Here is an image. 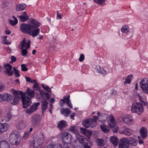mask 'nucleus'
<instances>
[{
  "label": "nucleus",
  "instance_id": "obj_1",
  "mask_svg": "<svg viewBox=\"0 0 148 148\" xmlns=\"http://www.w3.org/2000/svg\"><path fill=\"white\" fill-rule=\"evenodd\" d=\"M40 25V23L36 20L32 18L28 23H23L20 27L21 31L24 33L29 34L34 38L39 34L40 29L38 27Z\"/></svg>",
  "mask_w": 148,
  "mask_h": 148
},
{
  "label": "nucleus",
  "instance_id": "obj_2",
  "mask_svg": "<svg viewBox=\"0 0 148 148\" xmlns=\"http://www.w3.org/2000/svg\"><path fill=\"white\" fill-rule=\"evenodd\" d=\"M34 91L28 88L27 89L26 96L22 98L23 108H26L31 104V99L34 97Z\"/></svg>",
  "mask_w": 148,
  "mask_h": 148
},
{
  "label": "nucleus",
  "instance_id": "obj_3",
  "mask_svg": "<svg viewBox=\"0 0 148 148\" xmlns=\"http://www.w3.org/2000/svg\"><path fill=\"white\" fill-rule=\"evenodd\" d=\"M131 111L133 113L140 115L144 111L143 106L140 102H134L131 107Z\"/></svg>",
  "mask_w": 148,
  "mask_h": 148
},
{
  "label": "nucleus",
  "instance_id": "obj_4",
  "mask_svg": "<svg viewBox=\"0 0 148 148\" xmlns=\"http://www.w3.org/2000/svg\"><path fill=\"white\" fill-rule=\"evenodd\" d=\"M40 138L34 140L30 143V148H40L42 145L43 140H44L45 136L44 134L41 132Z\"/></svg>",
  "mask_w": 148,
  "mask_h": 148
},
{
  "label": "nucleus",
  "instance_id": "obj_5",
  "mask_svg": "<svg viewBox=\"0 0 148 148\" xmlns=\"http://www.w3.org/2000/svg\"><path fill=\"white\" fill-rule=\"evenodd\" d=\"M9 141L12 144L17 145L20 142L19 134L16 131L12 132L10 136Z\"/></svg>",
  "mask_w": 148,
  "mask_h": 148
},
{
  "label": "nucleus",
  "instance_id": "obj_6",
  "mask_svg": "<svg viewBox=\"0 0 148 148\" xmlns=\"http://www.w3.org/2000/svg\"><path fill=\"white\" fill-rule=\"evenodd\" d=\"M97 116H94L93 119L88 118L82 122V124L86 128H92L95 127L97 125L96 121Z\"/></svg>",
  "mask_w": 148,
  "mask_h": 148
},
{
  "label": "nucleus",
  "instance_id": "obj_7",
  "mask_svg": "<svg viewBox=\"0 0 148 148\" xmlns=\"http://www.w3.org/2000/svg\"><path fill=\"white\" fill-rule=\"evenodd\" d=\"M75 137L76 139L79 141L82 145L84 146V148H90L88 145L89 140L88 139L78 134H75Z\"/></svg>",
  "mask_w": 148,
  "mask_h": 148
},
{
  "label": "nucleus",
  "instance_id": "obj_8",
  "mask_svg": "<svg viewBox=\"0 0 148 148\" xmlns=\"http://www.w3.org/2000/svg\"><path fill=\"white\" fill-rule=\"evenodd\" d=\"M61 138L63 143L67 144H71L72 136L68 132H65L61 133Z\"/></svg>",
  "mask_w": 148,
  "mask_h": 148
},
{
  "label": "nucleus",
  "instance_id": "obj_9",
  "mask_svg": "<svg viewBox=\"0 0 148 148\" xmlns=\"http://www.w3.org/2000/svg\"><path fill=\"white\" fill-rule=\"evenodd\" d=\"M119 133L125 136H130L133 133L132 131L125 126H123L119 129Z\"/></svg>",
  "mask_w": 148,
  "mask_h": 148
},
{
  "label": "nucleus",
  "instance_id": "obj_10",
  "mask_svg": "<svg viewBox=\"0 0 148 148\" xmlns=\"http://www.w3.org/2000/svg\"><path fill=\"white\" fill-rule=\"evenodd\" d=\"M140 85L142 90L148 94V78H145L140 82Z\"/></svg>",
  "mask_w": 148,
  "mask_h": 148
},
{
  "label": "nucleus",
  "instance_id": "obj_11",
  "mask_svg": "<svg viewBox=\"0 0 148 148\" xmlns=\"http://www.w3.org/2000/svg\"><path fill=\"white\" fill-rule=\"evenodd\" d=\"M11 91L14 97L20 99L21 98L22 100V98L26 96V93H24L21 91L15 90L12 89Z\"/></svg>",
  "mask_w": 148,
  "mask_h": 148
},
{
  "label": "nucleus",
  "instance_id": "obj_12",
  "mask_svg": "<svg viewBox=\"0 0 148 148\" xmlns=\"http://www.w3.org/2000/svg\"><path fill=\"white\" fill-rule=\"evenodd\" d=\"M12 99V95L8 93H4L3 95L0 94V102L4 101H10Z\"/></svg>",
  "mask_w": 148,
  "mask_h": 148
},
{
  "label": "nucleus",
  "instance_id": "obj_13",
  "mask_svg": "<svg viewBox=\"0 0 148 148\" xmlns=\"http://www.w3.org/2000/svg\"><path fill=\"white\" fill-rule=\"evenodd\" d=\"M123 120L127 125H131L133 123L134 120L130 115L128 114L125 116L123 118Z\"/></svg>",
  "mask_w": 148,
  "mask_h": 148
},
{
  "label": "nucleus",
  "instance_id": "obj_14",
  "mask_svg": "<svg viewBox=\"0 0 148 148\" xmlns=\"http://www.w3.org/2000/svg\"><path fill=\"white\" fill-rule=\"evenodd\" d=\"M127 141V138L121 139L119 141V148H128L129 145Z\"/></svg>",
  "mask_w": 148,
  "mask_h": 148
},
{
  "label": "nucleus",
  "instance_id": "obj_15",
  "mask_svg": "<svg viewBox=\"0 0 148 148\" xmlns=\"http://www.w3.org/2000/svg\"><path fill=\"white\" fill-rule=\"evenodd\" d=\"M40 104L39 102L33 103L29 109L26 110V113L29 114L32 113L38 109V107Z\"/></svg>",
  "mask_w": 148,
  "mask_h": 148
},
{
  "label": "nucleus",
  "instance_id": "obj_16",
  "mask_svg": "<svg viewBox=\"0 0 148 148\" xmlns=\"http://www.w3.org/2000/svg\"><path fill=\"white\" fill-rule=\"evenodd\" d=\"M32 123L35 125H38L40 120V117L39 115H34L31 118Z\"/></svg>",
  "mask_w": 148,
  "mask_h": 148
},
{
  "label": "nucleus",
  "instance_id": "obj_17",
  "mask_svg": "<svg viewBox=\"0 0 148 148\" xmlns=\"http://www.w3.org/2000/svg\"><path fill=\"white\" fill-rule=\"evenodd\" d=\"M9 127L8 124L6 123H0V133H2L8 130Z\"/></svg>",
  "mask_w": 148,
  "mask_h": 148
},
{
  "label": "nucleus",
  "instance_id": "obj_18",
  "mask_svg": "<svg viewBox=\"0 0 148 148\" xmlns=\"http://www.w3.org/2000/svg\"><path fill=\"white\" fill-rule=\"evenodd\" d=\"M17 17L23 22L27 21L29 19V16L27 15L25 12H23L21 16H18Z\"/></svg>",
  "mask_w": 148,
  "mask_h": 148
},
{
  "label": "nucleus",
  "instance_id": "obj_19",
  "mask_svg": "<svg viewBox=\"0 0 148 148\" xmlns=\"http://www.w3.org/2000/svg\"><path fill=\"white\" fill-rule=\"evenodd\" d=\"M127 143L132 146H135L137 144V140L132 137L127 138Z\"/></svg>",
  "mask_w": 148,
  "mask_h": 148
},
{
  "label": "nucleus",
  "instance_id": "obj_20",
  "mask_svg": "<svg viewBox=\"0 0 148 148\" xmlns=\"http://www.w3.org/2000/svg\"><path fill=\"white\" fill-rule=\"evenodd\" d=\"M48 102L46 100H44L41 102V108L42 109V116L44 115V111L47 110L48 108Z\"/></svg>",
  "mask_w": 148,
  "mask_h": 148
},
{
  "label": "nucleus",
  "instance_id": "obj_21",
  "mask_svg": "<svg viewBox=\"0 0 148 148\" xmlns=\"http://www.w3.org/2000/svg\"><path fill=\"white\" fill-rule=\"evenodd\" d=\"M71 110L68 108H62L60 109L61 113L65 116H68L71 113Z\"/></svg>",
  "mask_w": 148,
  "mask_h": 148
},
{
  "label": "nucleus",
  "instance_id": "obj_22",
  "mask_svg": "<svg viewBox=\"0 0 148 148\" xmlns=\"http://www.w3.org/2000/svg\"><path fill=\"white\" fill-rule=\"evenodd\" d=\"M108 118L110 119V121L108 123V124L111 127H113L115 126L116 123L114 118L113 115H111L109 116Z\"/></svg>",
  "mask_w": 148,
  "mask_h": 148
},
{
  "label": "nucleus",
  "instance_id": "obj_23",
  "mask_svg": "<svg viewBox=\"0 0 148 148\" xmlns=\"http://www.w3.org/2000/svg\"><path fill=\"white\" fill-rule=\"evenodd\" d=\"M0 148H10V144L6 141H1L0 142Z\"/></svg>",
  "mask_w": 148,
  "mask_h": 148
},
{
  "label": "nucleus",
  "instance_id": "obj_24",
  "mask_svg": "<svg viewBox=\"0 0 148 148\" xmlns=\"http://www.w3.org/2000/svg\"><path fill=\"white\" fill-rule=\"evenodd\" d=\"M140 133L141 136L142 138H145L147 137V129L145 127H142L140 130Z\"/></svg>",
  "mask_w": 148,
  "mask_h": 148
},
{
  "label": "nucleus",
  "instance_id": "obj_25",
  "mask_svg": "<svg viewBox=\"0 0 148 148\" xmlns=\"http://www.w3.org/2000/svg\"><path fill=\"white\" fill-rule=\"evenodd\" d=\"M41 97L44 99V100H48L50 97V95L48 92L44 91H41L40 92Z\"/></svg>",
  "mask_w": 148,
  "mask_h": 148
},
{
  "label": "nucleus",
  "instance_id": "obj_26",
  "mask_svg": "<svg viewBox=\"0 0 148 148\" xmlns=\"http://www.w3.org/2000/svg\"><path fill=\"white\" fill-rule=\"evenodd\" d=\"M67 126L66 122L64 121H61L58 125V127L60 129H61L64 127H66Z\"/></svg>",
  "mask_w": 148,
  "mask_h": 148
},
{
  "label": "nucleus",
  "instance_id": "obj_27",
  "mask_svg": "<svg viewBox=\"0 0 148 148\" xmlns=\"http://www.w3.org/2000/svg\"><path fill=\"white\" fill-rule=\"evenodd\" d=\"M111 142L115 145H117L118 143L119 140L116 136H112L110 138Z\"/></svg>",
  "mask_w": 148,
  "mask_h": 148
},
{
  "label": "nucleus",
  "instance_id": "obj_28",
  "mask_svg": "<svg viewBox=\"0 0 148 148\" xmlns=\"http://www.w3.org/2000/svg\"><path fill=\"white\" fill-rule=\"evenodd\" d=\"M100 128L101 130L105 133H107L109 131L108 126L103 124H101Z\"/></svg>",
  "mask_w": 148,
  "mask_h": 148
},
{
  "label": "nucleus",
  "instance_id": "obj_29",
  "mask_svg": "<svg viewBox=\"0 0 148 148\" xmlns=\"http://www.w3.org/2000/svg\"><path fill=\"white\" fill-rule=\"evenodd\" d=\"M26 5L25 4H21L16 6V10L17 11H22L26 8Z\"/></svg>",
  "mask_w": 148,
  "mask_h": 148
},
{
  "label": "nucleus",
  "instance_id": "obj_30",
  "mask_svg": "<svg viewBox=\"0 0 148 148\" xmlns=\"http://www.w3.org/2000/svg\"><path fill=\"white\" fill-rule=\"evenodd\" d=\"M12 18L14 20L11 19L9 20V22L11 25L14 26L17 23L18 21L17 19L14 16H12Z\"/></svg>",
  "mask_w": 148,
  "mask_h": 148
},
{
  "label": "nucleus",
  "instance_id": "obj_31",
  "mask_svg": "<svg viewBox=\"0 0 148 148\" xmlns=\"http://www.w3.org/2000/svg\"><path fill=\"white\" fill-rule=\"evenodd\" d=\"M108 116L107 115L102 114V115H99V116L98 119H101V121H108Z\"/></svg>",
  "mask_w": 148,
  "mask_h": 148
},
{
  "label": "nucleus",
  "instance_id": "obj_32",
  "mask_svg": "<svg viewBox=\"0 0 148 148\" xmlns=\"http://www.w3.org/2000/svg\"><path fill=\"white\" fill-rule=\"evenodd\" d=\"M97 70L98 73L104 75L106 74L107 72L104 70V69L102 67H101L100 66H97Z\"/></svg>",
  "mask_w": 148,
  "mask_h": 148
},
{
  "label": "nucleus",
  "instance_id": "obj_33",
  "mask_svg": "<svg viewBox=\"0 0 148 148\" xmlns=\"http://www.w3.org/2000/svg\"><path fill=\"white\" fill-rule=\"evenodd\" d=\"M96 142L99 146H103L105 144L104 140L103 139L97 138L96 140Z\"/></svg>",
  "mask_w": 148,
  "mask_h": 148
},
{
  "label": "nucleus",
  "instance_id": "obj_34",
  "mask_svg": "<svg viewBox=\"0 0 148 148\" xmlns=\"http://www.w3.org/2000/svg\"><path fill=\"white\" fill-rule=\"evenodd\" d=\"M25 126L26 125L23 122V121L19 122L17 125V127L20 130H22L24 129Z\"/></svg>",
  "mask_w": 148,
  "mask_h": 148
},
{
  "label": "nucleus",
  "instance_id": "obj_35",
  "mask_svg": "<svg viewBox=\"0 0 148 148\" xmlns=\"http://www.w3.org/2000/svg\"><path fill=\"white\" fill-rule=\"evenodd\" d=\"M69 97L70 96H69L67 97H64V98L65 99L66 101V103L67 104L69 107L71 108H72V105L71 102L70 101Z\"/></svg>",
  "mask_w": 148,
  "mask_h": 148
},
{
  "label": "nucleus",
  "instance_id": "obj_36",
  "mask_svg": "<svg viewBox=\"0 0 148 148\" xmlns=\"http://www.w3.org/2000/svg\"><path fill=\"white\" fill-rule=\"evenodd\" d=\"M93 1L99 5H105V0H93Z\"/></svg>",
  "mask_w": 148,
  "mask_h": 148
},
{
  "label": "nucleus",
  "instance_id": "obj_37",
  "mask_svg": "<svg viewBox=\"0 0 148 148\" xmlns=\"http://www.w3.org/2000/svg\"><path fill=\"white\" fill-rule=\"evenodd\" d=\"M133 75H128L126 78L125 81L124 82L125 84H129L130 83L131 79Z\"/></svg>",
  "mask_w": 148,
  "mask_h": 148
},
{
  "label": "nucleus",
  "instance_id": "obj_38",
  "mask_svg": "<svg viewBox=\"0 0 148 148\" xmlns=\"http://www.w3.org/2000/svg\"><path fill=\"white\" fill-rule=\"evenodd\" d=\"M47 148H62L61 146L59 144L57 145L53 144L49 145L47 147Z\"/></svg>",
  "mask_w": 148,
  "mask_h": 148
},
{
  "label": "nucleus",
  "instance_id": "obj_39",
  "mask_svg": "<svg viewBox=\"0 0 148 148\" xmlns=\"http://www.w3.org/2000/svg\"><path fill=\"white\" fill-rule=\"evenodd\" d=\"M12 118V115L10 112H9L7 114L6 116L4 118V120L5 121L7 122L9 121Z\"/></svg>",
  "mask_w": 148,
  "mask_h": 148
},
{
  "label": "nucleus",
  "instance_id": "obj_40",
  "mask_svg": "<svg viewBox=\"0 0 148 148\" xmlns=\"http://www.w3.org/2000/svg\"><path fill=\"white\" fill-rule=\"evenodd\" d=\"M4 66L5 69V71H7V70H12V66L10 64H9L7 63L4 64Z\"/></svg>",
  "mask_w": 148,
  "mask_h": 148
},
{
  "label": "nucleus",
  "instance_id": "obj_41",
  "mask_svg": "<svg viewBox=\"0 0 148 148\" xmlns=\"http://www.w3.org/2000/svg\"><path fill=\"white\" fill-rule=\"evenodd\" d=\"M42 86L47 92H51V89L47 85L42 84Z\"/></svg>",
  "mask_w": 148,
  "mask_h": 148
},
{
  "label": "nucleus",
  "instance_id": "obj_42",
  "mask_svg": "<svg viewBox=\"0 0 148 148\" xmlns=\"http://www.w3.org/2000/svg\"><path fill=\"white\" fill-rule=\"evenodd\" d=\"M25 38H24L23 40L20 43V45L19 46V47L21 45V47H19V48L20 49H23V48L25 47Z\"/></svg>",
  "mask_w": 148,
  "mask_h": 148
},
{
  "label": "nucleus",
  "instance_id": "obj_43",
  "mask_svg": "<svg viewBox=\"0 0 148 148\" xmlns=\"http://www.w3.org/2000/svg\"><path fill=\"white\" fill-rule=\"evenodd\" d=\"M14 100L12 102V103L14 105H16L18 103L19 100L21 99L15 97H14Z\"/></svg>",
  "mask_w": 148,
  "mask_h": 148
},
{
  "label": "nucleus",
  "instance_id": "obj_44",
  "mask_svg": "<svg viewBox=\"0 0 148 148\" xmlns=\"http://www.w3.org/2000/svg\"><path fill=\"white\" fill-rule=\"evenodd\" d=\"M128 28L129 27L127 25L123 26L121 29V32L122 33L126 32Z\"/></svg>",
  "mask_w": 148,
  "mask_h": 148
},
{
  "label": "nucleus",
  "instance_id": "obj_45",
  "mask_svg": "<svg viewBox=\"0 0 148 148\" xmlns=\"http://www.w3.org/2000/svg\"><path fill=\"white\" fill-rule=\"evenodd\" d=\"M92 132L91 131H89L88 130H86L85 134H84L86 136H87V137H88V138H89L90 137L91 135Z\"/></svg>",
  "mask_w": 148,
  "mask_h": 148
},
{
  "label": "nucleus",
  "instance_id": "obj_46",
  "mask_svg": "<svg viewBox=\"0 0 148 148\" xmlns=\"http://www.w3.org/2000/svg\"><path fill=\"white\" fill-rule=\"evenodd\" d=\"M5 72L8 76H11L14 73V72L12 71V70H7V71H5Z\"/></svg>",
  "mask_w": 148,
  "mask_h": 148
},
{
  "label": "nucleus",
  "instance_id": "obj_47",
  "mask_svg": "<svg viewBox=\"0 0 148 148\" xmlns=\"http://www.w3.org/2000/svg\"><path fill=\"white\" fill-rule=\"evenodd\" d=\"M22 49V50L21 52V54L23 56H25L27 53V51L26 49H23V48Z\"/></svg>",
  "mask_w": 148,
  "mask_h": 148
},
{
  "label": "nucleus",
  "instance_id": "obj_48",
  "mask_svg": "<svg viewBox=\"0 0 148 148\" xmlns=\"http://www.w3.org/2000/svg\"><path fill=\"white\" fill-rule=\"evenodd\" d=\"M70 130L75 133L77 130V127L75 126H71L70 129Z\"/></svg>",
  "mask_w": 148,
  "mask_h": 148
},
{
  "label": "nucleus",
  "instance_id": "obj_49",
  "mask_svg": "<svg viewBox=\"0 0 148 148\" xmlns=\"http://www.w3.org/2000/svg\"><path fill=\"white\" fill-rule=\"evenodd\" d=\"M21 67L22 71H27L28 70L25 64H22L21 65Z\"/></svg>",
  "mask_w": 148,
  "mask_h": 148
},
{
  "label": "nucleus",
  "instance_id": "obj_50",
  "mask_svg": "<svg viewBox=\"0 0 148 148\" xmlns=\"http://www.w3.org/2000/svg\"><path fill=\"white\" fill-rule=\"evenodd\" d=\"M65 99L64 98L63 99H60V101L63 102V103L60 102L59 103V104L61 107H63L64 106V104L65 103H66V101H65Z\"/></svg>",
  "mask_w": 148,
  "mask_h": 148
},
{
  "label": "nucleus",
  "instance_id": "obj_51",
  "mask_svg": "<svg viewBox=\"0 0 148 148\" xmlns=\"http://www.w3.org/2000/svg\"><path fill=\"white\" fill-rule=\"evenodd\" d=\"M5 89V87L3 84L0 82V92L3 91Z\"/></svg>",
  "mask_w": 148,
  "mask_h": 148
},
{
  "label": "nucleus",
  "instance_id": "obj_52",
  "mask_svg": "<svg viewBox=\"0 0 148 148\" xmlns=\"http://www.w3.org/2000/svg\"><path fill=\"white\" fill-rule=\"evenodd\" d=\"M33 88L35 90H38L39 89V87L38 85L37 82L35 83L33 86Z\"/></svg>",
  "mask_w": 148,
  "mask_h": 148
},
{
  "label": "nucleus",
  "instance_id": "obj_53",
  "mask_svg": "<svg viewBox=\"0 0 148 148\" xmlns=\"http://www.w3.org/2000/svg\"><path fill=\"white\" fill-rule=\"evenodd\" d=\"M84 59V56L83 54H81L80 56V57L79 58V60L80 62L83 61Z\"/></svg>",
  "mask_w": 148,
  "mask_h": 148
},
{
  "label": "nucleus",
  "instance_id": "obj_54",
  "mask_svg": "<svg viewBox=\"0 0 148 148\" xmlns=\"http://www.w3.org/2000/svg\"><path fill=\"white\" fill-rule=\"evenodd\" d=\"M56 18L58 19H61L62 18V15L60 13H58V11L57 12V17Z\"/></svg>",
  "mask_w": 148,
  "mask_h": 148
},
{
  "label": "nucleus",
  "instance_id": "obj_55",
  "mask_svg": "<svg viewBox=\"0 0 148 148\" xmlns=\"http://www.w3.org/2000/svg\"><path fill=\"white\" fill-rule=\"evenodd\" d=\"M30 41L29 40V41H28L26 44L25 45L26 46H25V47H26L27 49H29L30 48Z\"/></svg>",
  "mask_w": 148,
  "mask_h": 148
},
{
  "label": "nucleus",
  "instance_id": "obj_56",
  "mask_svg": "<svg viewBox=\"0 0 148 148\" xmlns=\"http://www.w3.org/2000/svg\"><path fill=\"white\" fill-rule=\"evenodd\" d=\"M80 130L81 132L84 135L86 131V130L85 128H80Z\"/></svg>",
  "mask_w": 148,
  "mask_h": 148
},
{
  "label": "nucleus",
  "instance_id": "obj_57",
  "mask_svg": "<svg viewBox=\"0 0 148 148\" xmlns=\"http://www.w3.org/2000/svg\"><path fill=\"white\" fill-rule=\"evenodd\" d=\"M11 62H14L16 60V58L14 56H11Z\"/></svg>",
  "mask_w": 148,
  "mask_h": 148
},
{
  "label": "nucleus",
  "instance_id": "obj_58",
  "mask_svg": "<svg viewBox=\"0 0 148 148\" xmlns=\"http://www.w3.org/2000/svg\"><path fill=\"white\" fill-rule=\"evenodd\" d=\"M117 93V92L116 90H113L112 91V92L110 93V95L112 96H114L116 95Z\"/></svg>",
  "mask_w": 148,
  "mask_h": 148
},
{
  "label": "nucleus",
  "instance_id": "obj_59",
  "mask_svg": "<svg viewBox=\"0 0 148 148\" xmlns=\"http://www.w3.org/2000/svg\"><path fill=\"white\" fill-rule=\"evenodd\" d=\"M30 132H25L23 135V138L25 139L27 138Z\"/></svg>",
  "mask_w": 148,
  "mask_h": 148
},
{
  "label": "nucleus",
  "instance_id": "obj_60",
  "mask_svg": "<svg viewBox=\"0 0 148 148\" xmlns=\"http://www.w3.org/2000/svg\"><path fill=\"white\" fill-rule=\"evenodd\" d=\"M14 72L15 74L16 75V77H19L20 76V75L19 73V71L18 70Z\"/></svg>",
  "mask_w": 148,
  "mask_h": 148
},
{
  "label": "nucleus",
  "instance_id": "obj_61",
  "mask_svg": "<svg viewBox=\"0 0 148 148\" xmlns=\"http://www.w3.org/2000/svg\"><path fill=\"white\" fill-rule=\"evenodd\" d=\"M25 78L27 82L30 83L31 80V79L30 78L28 77H25Z\"/></svg>",
  "mask_w": 148,
  "mask_h": 148
},
{
  "label": "nucleus",
  "instance_id": "obj_62",
  "mask_svg": "<svg viewBox=\"0 0 148 148\" xmlns=\"http://www.w3.org/2000/svg\"><path fill=\"white\" fill-rule=\"evenodd\" d=\"M118 130V128L117 127H116V128H114V129H113V131L114 133H116L117 132Z\"/></svg>",
  "mask_w": 148,
  "mask_h": 148
},
{
  "label": "nucleus",
  "instance_id": "obj_63",
  "mask_svg": "<svg viewBox=\"0 0 148 148\" xmlns=\"http://www.w3.org/2000/svg\"><path fill=\"white\" fill-rule=\"evenodd\" d=\"M75 113H72L70 116V117L71 119L73 118L75 116Z\"/></svg>",
  "mask_w": 148,
  "mask_h": 148
},
{
  "label": "nucleus",
  "instance_id": "obj_64",
  "mask_svg": "<svg viewBox=\"0 0 148 148\" xmlns=\"http://www.w3.org/2000/svg\"><path fill=\"white\" fill-rule=\"evenodd\" d=\"M3 44L5 45H8L11 44L10 42H7L6 41H5V40H3Z\"/></svg>",
  "mask_w": 148,
  "mask_h": 148
}]
</instances>
